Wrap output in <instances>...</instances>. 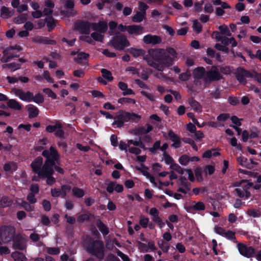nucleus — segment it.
I'll use <instances>...</instances> for the list:
<instances>
[{
    "instance_id": "obj_1",
    "label": "nucleus",
    "mask_w": 261,
    "mask_h": 261,
    "mask_svg": "<svg viewBox=\"0 0 261 261\" xmlns=\"http://www.w3.org/2000/svg\"><path fill=\"white\" fill-rule=\"evenodd\" d=\"M42 154L46 159L44 164H43V159L41 157H38L31 165L33 171L37 173L39 176L50 173L51 167H53L56 162L59 159L57 150L52 146L49 150H44Z\"/></svg>"
},
{
    "instance_id": "obj_2",
    "label": "nucleus",
    "mask_w": 261,
    "mask_h": 261,
    "mask_svg": "<svg viewBox=\"0 0 261 261\" xmlns=\"http://www.w3.org/2000/svg\"><path fill=\"white\" fill-rule=\"evenodd\" d=\"M162 48L150 49L148 50L147 54L143 58L149 66L161 71L164 70V65L162 64Z\"/></svg>"
},
{
    "instance_id": "obj_3",
    "label": "nucleus",
    "mask_w": 261,
    "mask_h": 261,
    "mask_svg": "<svg viewBox=\"0 0 261 261\" xmlns=\"http://www.w3.org/2000/svg\"><path fill=\"white\" fill-rule=\"evenodd\" d=\"M86 249L88 252L99 259H102L104 257V245L100 241L90 240L86 246Z\"/></svg>"
},
{
    "instance_id": "obj_4",
    "label": "nucleus",
    "mask_w": 261,
    "mask_h": 261,
    "mask_svg": "<svg viewBox=\"0 0 261 261\" xmlns=\"http://www.w3.org/2000/svg\"><path fill=\"white\" fill-rule=\"evenodd\" d=\"M162 63L165 67H169L173 64V61L177 58V54L175 50L170 47L162 49Z\"/></svg>"
},
{
    "instance_id": "obj_5",
    "label": "nucleus",
    "mask_w": 261,
    "mask_h": 261,
    "mask_svg": "<svg viewBox=\"0 0 261 261\" xmlns=\"http://www.w3.org/2000/svg\"><path fill=\"white\" fill-rule=\"evenodd\" d=\"M22 48L19 45L9 46L6 47L3 50V56L1 59L3 63H7L14 58H17L19 56L17 54V51L22 50Z\"/></svg>"
},
{
    "instance_id": "obj_6",
    "label": "nucleus",
    "mask_w": 261,
    "mask_h": 261,
    "mask_svg": "<svg viewBox=\"0 0 261 261\" xmlns=\"http://www.w3.org/2000/svg\"><path fill=\"white\" fill-rule=\"evenodd\" d=\"M222 75L218 67L213 66L206 72L204 77V86L207 87L213 81H219L222 79Z\"/></svg>"
},
{
    "instance_id": "obj_7",
    "label": "nucleus",
    "mask_w": 261,
    "mask_h": 261,
    "mask_svg": "<svg viewBox=\"0 0 261 261\" xmlns=\"http://www.w3.org/2000/svg\"><path fill=\"white\" fill-rule=\"evenodd\" d=\"M110 43L116 49L119 50H122L129 45L128 41L123 35L114 36L110 41Z\"/></svg>"
},
{
    "instance_id": "obj_8",
    "label": "nucleus",
    "mask_w": 261,
    "mask_h": 261,
    "mask_svg": "<svg viewBox=\"0 0 261 261\" xmlns=\"http://www.w3.org/2000/svg\"><path fill=\"white\" fill-rule=\"evenodd\" d=\"M234 74L238 81L243 85L247 84L246 78L252 77L254 76V73L252 72V71L247 70L241 67L237 68Z\"/></svg>"
},
{
    "instance_id": "obj_9",
    "label": "nucleus",
    "mask_w": 261,
    "mask_h": 261,
    "mask_svg": "<svg viewBox=\"0 0 261 261\" xmlns=\"http://www.w3.org/2000/svg\"><path fill=\"white\" fill-rule=\"evenodd\" d=\"M14 228L12 226H4L0 229V238L4 243L12 241L15 236Z\"/></svg>"
},
{
    "instance_id": "obj_10",
    "label": "nucleus",
    "mask_w": 261,
    "mask_h": 261,
    "mask_svg": "<svg viewBox=\"0 0 261 261\" xmlns=\"http://www.w3.org/2000/svg\"><path fill=\"white\" fill-rule=\"evenodd\" d=\"M128 112L120 110L116 113L114 117V121L113 122V125H116L117 127H121L124 125L125 122L128 121Z\"/></svg>"
},
{
    "instance_id": "obj_11",
    "label": "nucleus",
    "mask_w": 261,
    "mask_h": 261,
    "mask_svg": "<svg viewBox=\"0 0 261 261\" xmlns=\"http://www.w3.org/2000/svg\"><path fill=\"white\" fill-rule=\"evenodd\" d=\"M237 247L239 252L242 255L249 258L253 257L255 253V249L251 247H247L246 245L242 243H239Z\"/></svg>"
},
{
    "instance_id": "obj_12",
    "label": "nucleus",
    "mask_w": 261,
    "mask_h": 261,
    "mask_svg": "<svg viewBox=\"0 0 261 261\" xmlns=\"http://www.w3.org/2000/svg\"><path fill=\"white\" fill-rule=\"evenodd\" d=\"M12 92L18 96L19 98L23 101H31L33 99V93L27 91L24 92L22 90L17 88H13L12 90Z\"/></svg>"
},
{
    "instance_id": "obj_13",
    "label": "nucleus",
    "mask_w": 261,
    "mask_h": 261,
    "mask_svg": "<svg viewBox=\"0 0 261 261\" xmlns=\"http://www.w3.org/2000/svg\"><path fill=\"white\" fill-rule=\"evenodd\" d=\"M92 28V23L88 21L77 22L75 24L74 28L81 34H89Z\"/></svg>"
},
{
    "instance_id": "obj_14",
    "label": "nucleus",
    "mask_w": 261,
    "mask_h": 261,
    "mask_svg": "<svg viewBox=\"0 0 261 261\" xmlns=\"http://www.w3.org/2000/svg\"><path fill=\"white\" fill-rule=\"evenodd\" d=\"M143 41L146 44L155 45L162 42V38L159 36L148 34L144 36Z\"/></svg>"
},
{
    "instance_id": "obj_15",
    "label": "nucleus",
    "mask_w": 261,
    "mask_h": 261,
    "mask_svg": "<svg viewBox=\"0 0 261 261\" xmlns=\"http://www.w3.org/2000/svg\"><path fill=\"white\" fill-rule=\"evenodd\" d=\"M153 127L151 125L146 124L145 126H140L135 128L132 130V133L136 136L142 135L148 133L151 131Z\"/></svg>"
},
{
    "instance_id": "obj_16",
    "label": "nucleus",
    "mask_w": 261,
    "mask_h": 261,
    "mask_svg": "<svg viewBox=\"0 0 261 261\" xmlns=\"http://www.w3.org/2000/svg\"><path fill=\"white\" fill-rule=\"evenodd\" d=\"M91 29L93 31L103 34L107 30V23L104 21H100L98 23H92Z\"/></svg>"
},
{
    "instance_id": "obj_17",
    "label": "nucleus",
    "mask_w": 261,
    "mask_h": 261,
    "mask_svg": "<svg viewBox=\"0 0 261 261\" xmlns=\"http://www.w3.org/2000/svg\"><path fill=\"white\" fill-rule=\"evenodd\" d=\"M144 28L139 25H132L127 26V32L129 34L139 35L144 32Z\"/></svg>"
},
{
    "instance_id": "obj_18",
    "label": "nucleus",
    "mask_w": 261,
    "mask_h": 261,
    "mask_svg": "<svg viewBox=\"0 0 261 261\" xmlns=\"http://www.w3.org/2000/svg\"><path fill=\"white\" fill-rule=\"evenodd\" d=\"M206 71L203 67H197L193 71V76L195 80L203 79L206 75Z\"/></svg>"
},
{
    "instance_id": "obj_19",
    "label": "nucleus",
    "mask_w": 261,
    "mask_h": 261,
    "mask_svg": "<svg viewBox=\"0 0 261 261\" xmlns=\"http://www.w3.org/2000/svg\"><path fill=\"white\" fill-rule=\"evenodd\" d=\"M32 41L36 43H42L44 44H54L55 41L50 40L48 38L42 36H36L34 37Z\"/></svg>"
},
{
    "instance_id": "obj_20",
    "label": "nucleus",
    "mask_w": 261,
    "mask_h": 261,
    "mask_svg": "<svg viewBox=\"0 0 261 261\" xmlns=\"http://www.w3.org/2000/svg\"><path fill=\"white\" fill-rule=\"evenodd\" d=\"M168 136L173 143L172 146L174 148H178L180 146V141L179 137L172 130L168 132Z\"/></svg>"
},
{
    "instance_id": "obj_21",
    "label": "nucleus",
    "mask_w": 261,
    "mask_h": 261,
    "mask_svg": "<svg viewBox=\"0 0 261 261\" xmlns=\"http://www.w3.org/2000/svg\"><path fill=\"white\" fill-rule=\"evenodd\" d=\"M7 100V104L10 108L15 110H20L21 109V105L15 99H11Z\"/></svg>"
},
{
    "instance_id": "obj_22",
    "label": "nucleus",
    "mask_w": 261,
    "mask_h": 261,
    "mask_svg": "<svg viewBox=\"0 0 261 261\" xmlns=\"http://www.w3.org/2000/svg\"><path fill=\"white\" fill-rule=\"evenodd\" d=\"M188 102L190 106L192 109L196 112L200 113L202 112V106L197 101L193 98H190L188 100Z\"/></svg>"
},
{
    "instance_id": "obj_23",
    "label": "nucleus",
    "mask_w": 261,
    "mask_h": 261,
    "mask_svg": "<svg viewBox=\"0 0 261 261\" xmlns=\"http://www.w3.org/2000/svg\"><path fill=\"white\" fill-rule=\"evenodd\" d=\"M13 247L16 249L24 250L26 247L25 241L23 239L15 240L13 243Z\"/></svg>"
},
{
    "instance_id": "obj_24",
    "label": "nucleus",
    "mask_w": 261,
    "mask_h": 261,
    "mask_svg": "<svg viewBox=\"0 0 261 261\" xmlns=\"http://www.w3.org/2000/svg\"><path fill=\"white\" fill-rule=\"evenodd\" d=\"M146 12H137L132 17V20L135 23H139L145 19Z\"/></svg>"
},
{
    "instance_id": "obj_25",
    "label": "nucleus",
    "mask_w": 261,
    "mask_h": 261,
    "mask_svg": "<svg viewBox=\"0 0 261 261\" xmlns=\"http://www.w3.org/2000/svg\"><path fill=\"white\" fill-rule=\"evenodd\" d=\"M29 116L30 118L36 117L39 114V110L34 106L31 105L28 107Z\"/></svg>"
},
{
    "instance_id": "obj_26",
    "label": "nucleus",
    "mask_w": 261,
    "mask_h": 261,
    "mask_svg": "<svg viewBox=\"0 0 261 261\" xmlns=\"http://www.w3.org/2000/svg\"><path fill=\"white\" fill-rule=\"evenodd\" d=\"M127 144L128 147H129L130 145H133L135 146H139L143 149H146L144 144L141 141L140 138L138 140H127Z\"/></svg>"
},
{
    "instance_id": "obj_27",
    "label": "nucleus",
    "mask_w": 261,
    "mask_h": 261,
    "mask_svg": "<svg viewBox=\"0 0 261 261\" xmlns=\"http://www.w3.org/2000/svg\"><path fill=\"white\" fill-rule=\"evenodd\" d=\"M238 163L242 166L251 169L253 168V166L251 165V163H249L246 158H244L242 156L238 157L237 159Z\"/></svg>"
},
{
    "instance_id": "obj_28",
    "label": "nucleus",
    "mask_w": 261,
    "mask_h": 261,
    "mask_svg": "<svg viewBox=\"0 0 261 261\" xmlns=\"http://www.w3.org/2000/svg\"><path fill=\"white\" fill-rule=\"evenodd\" d=\"M11 256L15 261H26L27 258L21 252L15 251L12 253Z\"/></svg>"
},
{
    "instance_id": "obj_29",
    "label": "nucleus",
    "mask_w": 261,
    "mask_h": 261,
    "mask_svg": "<svg viewBox=\"0 0 261 261\" xmlns=\"http://www.w3.org/2000/svg\"><path fill=\"white\" fill-rule=\"evenodd\" d=\"M129 53L134 57H138L140 56L145 55V51L141 48H130L129 49Z\"/></svg>"
},
{
    "instance_id": "obj_30",
    "label": "nucleus",
    "mask_w": 261,
    "mask_h": 261,
    "mask_svg": "<svg viewBox=\"0 0 261 261\" xmlns=\"http://www.w3.org/2000/svg\"><path fill=\"white\" fill-rule=\"evenodd\" d=\"M1 16L5 19L11 17L13 15L12 13L9 11L8 8L3 6L1 9Z\"/></svg>"
},
{
    "instance_id": "obj_31",
    "label": "nucleus",
    "mask_w": 261,
    "mask_h": 261,
    "mask_svg": "<svg viewBox=\"0 0 261 261\" xmlns=\"http://www.w3.org/2000/svg\"><path fill=\"white\" fill-rule=\"evenodd\" d=\"M3 68H8L11 71H14L20 68V64L15 63H11L9 64H6L2 65Z\"/></svg>"
},
{
    "instance_id": "obj_32",
    "label": "nucleus",
    "mask_w": 261,
    "mask_h": 261,
    "mask_svg": "<svg viewBox=\"0 0 261 261\" xmlns=\"http://www.w3.org/2000/svg\"><path fill=\"white\" fill-rule=\"evenodd\" d=\"M97 226L99 230L102 233L103 235H107L109 233V230L108 228L101 221H98L97 222Z\"/></svg>"
},
{
    "instance_id": "obj_33",
    "label": "nucleus",
    "mask_w": 261,
    "mask_h": 261,
    "mask_svg": "<svg viewBox=\"0 0 261 261\" xmlns=\"http://www.w3.org/2000/svg\"><path fill=\"white\" fill-rule=\"evenodd\" d=\"M62 125L59 121H57L55 125H48L46 127V130L48 133L56 132L58 128H61Z\"/></svg>"
},
{
    "instance_id": "obj_34",
    "label": "nucleus",
    "mask_w": 261,
    "mask_h": 261,
    "mask_svg": "<svg viewBox=\"0 0 261 261\" xmlns=\"http://www.w3.org/2000/svg\"><path fill=\"white\" fill-rule=\"evenodd\" d=\"M12 203L11 200L7 197H3L0 200V207H5L10 206Z\"/></svg>"
},
{
    "instance_id": "obj_35",
    "label": "nucleus",
    "mask_w": 261,
    "mask_h": 261,
    "mask_svg": "<svg viewBox=\"0 0 261 261\" xmlns=\"http://www.w3.org/2000/svg\"><path fill=\"white\" fill-rule=\"evenodd\" d=\"M170 168L172 170V171H176L179 174H183L185 169L182 168L179 165L176 163H173L170 165Z\"/></svg>"
},
{
    "instance_id": "obj_36",
    "label": "nucleus",
    "mask_w": 261,
    "mask_h": 261,
    "mask_svg": "<svg viewBox=\"0 0 261 261\" xmlns=\"http://www.w3.org/2000/svg\"><path fill=\"white\" fill-rule=\"evenodd\" d=\"M247 214L248 216L253 218H258L261 215V213L259 210L254 208L248 209L247 211Z\"/></svg>"
},
{
    "instance_id": "obj_37",
    "label": "nucleus",
    "mask_w": 261,
    "mask_h": 261,
    "mask_svg": "<svg viewBox=\"0 0 261 261\" xmlns=\"http://www.w3.org/2000/svg\"><path fill=\"white\" fill-rule=\"evenodd\" d=\"M50 173L48 174L42 175L43 177H45L47 178L46 182L49 185H53L56 181L55 178L52 176V175L54 173L53 168L51 167V171H50Z\"/></svg>"
},
{
    "instance_id": "obj_38",
    "label": "nucleus",
    "mask_w": 261,
    "mask_h": 261,
    "mask_svg": "<svg viewBox=\"0 0 261 261\" xmlns=\"http://www.w3.org/2000/svg\"><path fill=\"white\" fill-rule=\"evenodd\" d=\"M105 184L107 186V191L110 193H113L114 190H115V187L116 186V182L106 180L105 181Z\"/></svg>"
},
{
    "instance_id": "obj_39",
    "label": "nucleus",
    "mask_w": 261,
    "mask_h": 261,
    "mask_svg": "<svg viewBox=\"0 0 261 261\" xmlns=\"http://www.w3.org/2000/svg\"><path fill=\"white\" fill-rule=\"evenodd\" d=\"M102 34L100 32H94L91 34V37L95 41L102 42L104 37Z\"/></svg>"
},
{
    "instance_id": "obj_40",
    "label": "nucleus",
    "mask_w": 261,
    "mask_h": 261,
    "mask_svg": "<svg viewBox=\"0 0 261 261\" xmlns=\"http://www.w3.org/2000/svg\"><path fill=\"white\" fill-rule=\"evenodd\" d=\"M179 185L187 189L190 188V184L188 181L186 177L181 176L179 178Z\"/></svg>"
},
{
    "instance_id": "obj_41",
    "label": "nucleus",
    "mask_w": 261,
    "mask_h": 261,
    "mask_svg": "<svg viewBox=\"0 0 261 261\" xmlns=\"http://www.w3.org/2000/svg\"><path fill=\"white\" fill-rule=\"evenodd\" d=\"M102 76L108 81H112L113 79L111 72L106 69L101 70Z\"/></svg>"
},
{
    "instance_id": "obj_42",
    "label": "nucleus",
    "mask_w": 261,
    "mask_h": 261,
    "mask_svg": "<svg viewBox=\"0 0 261 261\" xmlns=\"http://www.w3.org/2000/svg\"><path fill=\"white\" fill-rule=\"evenodd\" d=\"M141 118V116L140 115L134 113L128 112V121L130 120L137 123Z\"/></svg>"
},
{
    "instance_id": "obj_43",
    "label": "nucleus",
    "mask_w": 261,
    "mask_h": 261,
    "mask_svg": "<svg viewBox=\"0 0 261 261\" xmlns=\"http://www.w3.org/2000/svg\"><path fill=\"white\" fill-rule=\"evenodd\" d=\"M72 191L73 195L78 198L82 197L85 194V192L83 190L76 187H74Z\"/></svg>"
},
{
    "instance_id": "obj_44",
    "label": "nucleus",
    "mask_w": 261,
    "mask_h": 261,
    "mask_svg": "<svg viewBox=\"0 0 261 261\" xmlns=\"http://www.w3.org/2000/svg\"><path fill=\"white\" fill-rule=\"evenodd\" d=\"M158 245L159 247L163 250V252H168L169 249V245L168 243L163 240H160L158 242Z\"/></svg>"
},
{
    "instance_id": "obj_45",
    "label": "nucleus",
    "mask_w": 261,
    "mask_h": 261,
    "mask_svg": "<svg viewBox=\"0 0 261 261\" xmlns=\"http://www.w3.org/2000/svg\"><path fill=\"white\" fill-rule=\"evenodd\" d=\"M89 57V55L83 52L77 54V57L75 60L79 63H82L84 60L86 59Z\"/></svg>"
},
{
    "instance_id": "obj_46",
    "label": "nucleus",
    "mask_w": 261,
    "mask_h": 261,
    "mask_svg": "<svg viewBox=\"0 0 261 261\" xmlns=\"http://www.w3.org/2000/svg\"><path fill=\"white\" fill-rule=\"evenodd\" d=\"M118 102L119 103H121L122 105L125 104V103L135 104L136 103V101L134 99L123 97V98H119L118 100Z\"/></svg>"
},
{
    "instance_id": "obj_47",
    "label": "nucleus",
    "mask_w": 261,
    "mask_h": 261,
    "mask_svg": "<svg viewBox=\"0 0 261 261\" xmlns=\"http://www.w3.org/2000/svg\"><path fill=\"white\" fill-rule=\"evenodd\" d=\"M193 29L197 33H199L202 31V25L197 20L193 21Z\"/></svg>"
},
{
    "instance_id": "obj_48",
    "label": "nucleus",
    "mask_w": 261,
    "mask_h": 261,
    "mask_svg": "<svg viewBox=\"0 0 261 261\" xmlns=\"http://www.w3.org/2000/svg\"><path fill=\"white\" fill-rule=\"evenodd\" d=\"M141 247H143L145 249V251L146 252L148 251L149 249L151 250H154L155 249L154 243L152 241L149 242L148 243L147 245H146L145 244L142 243L141 245Z\"/></svg>"
},
{
    "instance_id": "obj_49",
    "label": "nucleus",
    "mask_w": 261,
    "mask_h": 261,
    "mask_svg": "<svg viewBox=\"0 0 261 261\" xmlns=\"http://www.w3.org/2000/svg\"><path fill=\"white\" fill-rule=\"evenodd\" d=\"M178 161L181 165L186 166L190 161V158L187 155L184 154L179 158Z\"/></svg>"
},
{
    "instance_id": "obj_50",
    "label": "nucleus",
    "mask_w": 261,
    "mask_h": 261,
    "mask_svg": "<svg viewBox=\"0 0 261 261\" xmlns=\"http://www.w3.org/2000/svg\"><path fill=\"white\" fill-rule=\"evenodd\" d=\"M27 20L25 14H21L14 18V21L16 23L21 24L23 23Z\"/></svg>"
},
{
    "instance_id": "obj_51",
    "label": "nucleus",
    "mask_w": 261,
    "mask_h": 261,
    "mask_svg": "<svg viewBox=\"0 0 261 261\" xmlns=\"http://www.w3.org/2000/svg\"><path fill=\"white\" fill-rule=\"evenodd\" d=\"M32 100L36 103L40 104L42 103L44 101V98L43 96L40 94H37L34 96L33 95Z\"/></svg>"
},
{
    "instance_id": "obj_52",
    "label": "nucleus",
    "mask_w": 261,
    "mask_h": 261,
    "mask_svg": "<svg viewBox=\"0 0 261 261\" xmlns=\"http://www.w3.org/2000/svg\"><path fill=\"white\" fill-rule=\"evenodd\" d=\"M195 176L198 181H201L203 180L202 176V170L201 168L197 167L194 171Z\"/></svg>"
},
{
    "instance_id": "obj_53",
    "label": "nucleus",
    "mask_w": 261,
    "mask_h": 261,
    "mask_svg": "<svg viewBox=\"0 0 261 261\" xmlns=\"http://www.w3.org/2000/svg\"><path fill=\"white\" fill-rule=\"evenodd\" d=\"M219 29L221 31V33L227 36H230L231 34L228 28L225 25H221L219 27Z\"/></svg>"
},
{
    "instance_id": "obj_54",
    "label": "nucleus",
    "mask_w": 261,
    "mask_h": 261,
    "mask_svg": "<svg viewBox=\"0 0 261 261\" xmlns=\"http://www.w3.org/2000/svg\"><path fill=\"white\" fill-rule=\"evenodd\" d=\"M163 160L167 164H173V160L166 152L164 151L163 153Z\"/></svg>"
},
{
    "instance_id": "obj_55",
    "label": "nucleus",
    "mask_w": 261,
    "mask_h": 261,
    "mask_svg": "<svg viewBox=\"0 0 261 261\" xmlns=\"http://www.w3.org/2000/svg\"><path fill=\"white\" fill-rule=\"evenodd\" d=\"M46 25L48 28V31H50L56 25L55 20L50 17L49 20L47 21Z\"/></svg>"
},
{
    "instance_id": "obj_56",
    "label": "nucleus",
    "mask_w": 261,
    "mask_h": 261,
    "mask_svg": "<svg viewBox=\"0 0 261 261\" xmlns=\"http://www.w3.org/2000/svg\"><path fill=\"white\" fill-rule=\"evenodd\" d=\"M71 187L68 185H63L61 187V192L63 197H65L67 193L70 191Z\"/></svg>"
},
{
    "instance_id": "obj_57",
    "label": "nucleus",
    "mask_w": 261,
    "mask_h": 261,
    "mask_svg": "<svg viewBox=\"0 0 261 261\" xmlns=\"http://www.w3.org/2000/svg\"><path fill=\"white\" fill-rule=\"evenodd\" d=\"M16 164L14 163L10 162L5 164L4 169L6 171H10L12 169H15Z\"/></svg>"
},
{
    "instance_id": "obj_58",
    "label": "nucleus",
    "mask_w": 261,
    "mask_h": 261,
    "mask_svg": "<svg viewBox=\"0 0 261 261\" xmlns=\"http://www.w3.org/2000/svg\"><path fill=\"white\" fill-rule=\"evenodd\" d=\"M43 91L49 97L53 99L57 98V95L49 88H44L43 89Z\"/></svg>"
},
{
    "instance_id": "obj_59",
    "label": "nucleus",
    "mask_w": 261,
    "mask_h": 261,
    "mask_svg": "<svg viewBox=\"0 0 261 261\" xmlns=\"http://www.w3.org/2000/svg\"><path fill=\"white\" fill-rule=\"evenodd\" d=\"M194 210L197 211H203L205 209V205L202 202H198L193 206Z\"/></svg>"
},
{
    "instance_id": "obj_60",
    "label": "nucleus",
    "mask_w": 261,
    "mask_h": 261,
    "mask_svg": "<svg viewBox=\"0 0 261 261\" xmlns=\"http://www.w3.org/2000/svg\"><path fill=\"white\" fill-rule=\"evenodd\" d=\"M21 205L26 211L28 212L33 211L34 208L33 206H31L29 203L25 201H22Z\"/></svg>"
},
{
    "instance_id": "obj_61",
    "label": "nucleus",
    "mask_w": 261,
    "mask_h": 261,
    "mask_svg": "<svg viewBox=\"0 0 261 261\" xmlns=\"http://www.w3.org/2000/svg\"><path fill=\"white\" fill-rule=\"evenodd\" d=\"M215 47L217 49L223 51L225 53H228L229 51V49L228 47H226L225 46L222 45L219 43H216L215 45Z\"/></svg>"
},
{
    "instance_id": "obj_62",
    "label": "nucleus",
    "mask_w": 261,
    "mask_h": 261,
    "mask_svg": "<svg viewBox=\"0 0 261 261\" xmlns=\"http://www.w3.org/2000/svg\"><path fill=\"white\" fill-rule=\"evenodd\" d=\"M30 190L31 191V193H33L35 195L38 194L39 191L38 185L37 184L31 185Z\"/></svg>"
},
{
    "instance_id": "obj_63",
    "label": "nucleus",
    "mask_w": 261,
    "mask_h": 261,
    "mask_svg": "<svg viewBox=\"0 0 261 261\" xmlns=\"http://www.w3.org/2000/svg\"><path fill=\"white\" fill-rule=\"evenodd\" d=\"M42 205L44 210L46 211H49L51 209V204L48 200L44 199L42 202Z\"/></svg>"
},
{
    "instance_id": "obj_64",
    "label": "nucleus",
    "mask_w": 261,
    "mask_h": 261,
    "mask_svg": "<svg viewBox=\"0 0 261 261\" xmlns=\"http://www.w3.org/2000/svg\"><path fill=\"white\" fill-rule=\"evenodd\" d=\"M35 194L30 193L27 197V200L30 204H34L36 202L37 199L35 197Z\"/></svg>"
}]
</instances>
